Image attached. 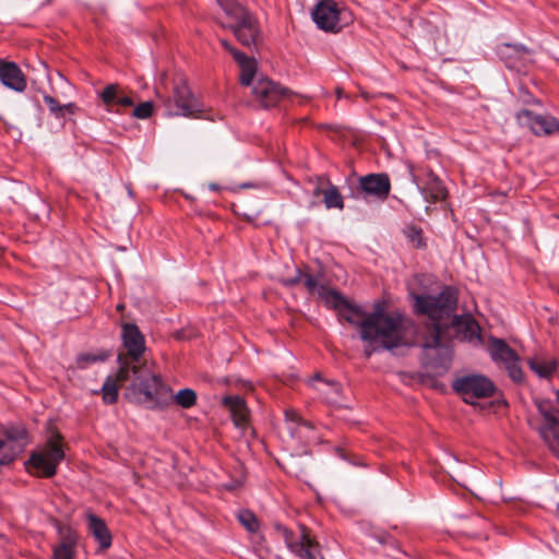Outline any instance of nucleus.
<instances>
[{
    "label": "nucleus",
    "instance_id": "nucleus-1",
    "mask_svg": "<svg viewBox=\"0 0 559 559\" xmlns=\"http://www.w3.org/2000/svg\"><path fill=\"white\" fill-rule=\"evenodd\" d=\"M407 299L414 314L426 317L420 362L433 376H442L452 364L453 338L472 341L480 338V326L471 314H457L459 292L444 285L437 295L407 289Z\"/></svg>",
    "mask_w": 559,
    "mask_h": 559
},
{
    "label": "nucleus",
    "instance_id": "nucleus-2",
    "mask_svg": "<svg viewBox=\"0 0 559 559\" xmlns=\"http://www.w3.org/2000/svg\"><path fill=\"white\" fill-rule=\"evenodd\" d=\"M121 340L126 353L117 356L118 380L132 382L126 386L123 399L129 403L145 406L151 411H164L169 405L167 386L162 377L155 373L141 358L146 349L145 337L132 322L121 323Z\"/></svg>",
    "mask_w": 559,
    "mask_h": 559
},
{
    "label": "nucleus",
    "instance_id": "nucleus-3",
    "mask_svg": "<svg viewBox=\"0 0 559 559\" xmlns=\"http://www.w3.org/2000/svg\"><path fill=\"white\" fill-rule=\"evenodd\" d=\"M389 302L379 299L373 302L372 311L362 314L359 324V336L361 341H373L378 336L390 337L392 335H404V314L399 311H388Z\"/></svg>",
    "mask_w": 559,
    "mask_h": 559
},
{
    "label": "nucleus",
    "instance_id": "nucleus-4",
    "mask_svg": "<svg viewBox=\"0 0 559 559\" xmlns=\"http://www.w3.org/2000/svg\"><path fill=\"white\" fill-rule=\"evenodd\" d=\"M238 57L241 58V61L238 62L240 68L239 82L243 86L252 85V93L263 108L275 107L282 98L288 95V88L283 87L264 75H260L254 81L258 71V63L254 57H248L247 55H238Z\"/></svg>",
    "mask_w": 559,
    "mask_h": 559
},
{
    "label": "nucleus",
    "instance_id": "nucleus-5",
    "mask_svg": "<svg viewBox=\"0 0 559 559\" xmlns=\"http://www.w3.org/2000/svg\"><path fill=\"white\" fill-rule=\"evenodd\" d=\"M62 436L55 430L46 443V451H33L24 463L26 471L38 478H52L59 464L64 460V451L60 442Z\"/></svg>",
    "mask_w": 559,
    "mask_h": 559
},
{
    "label": "nucleus",
    "instance_id": "nucleus-6",
    "mask_svg": "<svg viewBox=\"0 0 559 559\" xmlns=\"http://www.w3.org/2000/svg\"><path fill=\"white\" fill-rule=\"evenodd\" d=\"M451 386L466 404L472 406L479 405L476 400L493 396L497 390L495 383L488 377L480 373L456 377L452 381Z\"/></svg>",
    "mask_w": 559,
    "mask_h": 559
},
{
    "label": "nucleus",
    "instance_id": "nucleus-7",
    "mask_svg": "<svg viewBox=\"0 0 559 559\" xmlns=\"http://www.w3.org/2000/svg\"><path fill=\"white\" fill-rule=\"evenodd\" d=\"M320 299L323 300L326 308L333 309L336 312L340 322L346 321L359 330L360 320L362 314H365L361 306L328 285L320 287Z\"/></svg>",
    "mask_w": 559,
    "mask_h": 559
},
{
    "label": "nucleus",
    "instance_id": "nucleus-8",
    "mask_svg": "<svg viewBox=\"0 0 559 559\" xmlns=\"http://www.w3.org/2000/svg\"><path fill=\"white\" fill-rule=\"evenodd\" d=\"M165 106L169 116L200 118L204 111L203 105L194 98L186 80H180L175 84L173 98L168 97L165 100Z\"/></svg>",
    "mask_w": 559,
    "mask_h": 559
},
{
    "label": "nucleus",
    "instance_id": "nucleus-9",
    "mask_svg": "<svg viewBox=\"0 0 559 559\" xmlns=\"http://www.w3.org/2000/svg\"><path fill=\"white\" fill-rule=\"evenodd\" d=\"M234 17L235 22L226 27L233 32L241 45L258 51L262 43V33L257 17L245 8H240Z\"/></svg>",
    "mask_w": 559,
    "mask_h": 559
},
{
    "label": "nucleus",
    "instance_id": "nucleus-10",
    "mask_svg": "<svg viewBox=\"0 0 559 559\" xmlns=\"http://www.w3.org/2000/svg\"><path fill=\"white\" fill-rule=\"evenodd\" d=\"M298 528L300 531L298 537L292 530H285L282 537L286 547L299 559H324L320 554V544L311 535V531L305 524H299Z\"/></svg>",
    "mask_w": 559,
    "mask_h": 559
},
{
    "label": "nucleus",
    "instance_id": "nucleus-11",
    "mask_svg": "<svg viewBox=\"0 0 559 559\" xmlns=\"http://www.w3.org/2000/svg\"><path fill=\"white\" fill-rule=\"evenodd\" d=\"M534 404L544 418V425L537 429L540 438L551 450L559 449V409L545 399H534Z\"/></svg>",
    "mask_w": 559,
    "mask_h": 559
},
{
    "label": "nucleus",
    "instance_id": "nucleus-12",
    "mask_svg": "<svg viewBox=\"0 0 559 559\" xmlns=\"http://www.w3.org/2000/svg\"><path fill=\"white\" fill-rule=\"evenodd\" d=\"M391 192V181L386 173H371L358 178L355 198H372L378 201H385ZM354 197V192H352Z\"/></svg>",
    "mask_w": 559,
    "mask_h": 559
},
{
    "label": "nucleus",
    "instance_id": "nucleus-13",
    "mask_svg": "<svg viewBox=\"0 0 559 559\" xmlns=\"http://www.w3.org/2000/svg\"><path fill=\"white\" fill-rule=\"evenodd\" d=\"M341 10L334 0H320L311 12L312 21L319 29L337 33L342 29L340 25Z\"/></svg>",
    "mask_w": 559,
    "mask_h": 559
},
{
    "label": "nucleus",
    "instance_id": "nucleus-14",
    "mask_svg": "<svg viewBox=\"0 0 559 559\" xmlns=\"http://www.w3.org/2000/svg\"><path fill=\"white\" fill-rule=\"evenodd\" d=\"M518 122L527 127L535 135H549L559 132V120L552 116H543L530 109H521L516 112Z\"/></svg>",
    "mask_w": 559,
    "mask_h": 559
},
{
    "label": "nucleus",
    "instance_id": "nucleus-15",
    "mask_svg": "<svg viewBox=\"0 0 559 559\" xmlns=\"http://www.w3.org/2000/svg\"><path fill=\"white\" fill-rule=\"evenodd\" d=\"M497 53L507 68L519 71L525 67L531 50L522 44L503 43L498 46Z\"/></svg>",
    "mask_w": 559,
    "mask_h": 559
},
{
    "label": "nucleus",
    "instance_id": "nucleus-16",
    "mask_svg": "<svg viewBox=\"0 0 559 559\" xmlns=\"http://www.w3.org/2000/svg\"><path fill=\"white\" fill-rule=\"evenodd\" d=\"M366 343L364 348V354L366 358H370L374 353H379L381 350H388L393 355L397 354V349L407 346V342L404 335H392L390 337L386 336H378L373 341H364Z\"/></svg>",
    "mask_w": 559,
    "mask_h": 559
},
{
    "label": "nucleus",
    "instance_id": "nucleus-17",
    "mask_svg": "<svg viewBox=\"0 0 559 559\" xmlns=\"http://www.w3.org/2000/svg\"><path fill=\"white\" fill-rule=\"evenodd\" d=\"M0 81L15 92H23L26 88V78L20 67L13 61L0 59Z\"/></svg>",
    "mask_w": 559,
    "mask_h": 559
},
{
    "label": "nucleus",
    "instance_id": "nucleus-18",
    "mask_svg": "<svg viewBox=\"0 0 559 559\" xmlns=\"http://www.w3.org/2000/svg\"><path fill=\"white\" fill-rule=\"evenodd\" d=\"M87 530L93 538L98 543L99 550H106L111 546L112 535L100 516L90 512L86 515Z\"/></svg>",
    "mask_w": 559,
    "mask_h": 559
},
{
    "label": "nucleus",
    "instance_id": "nucleus-19",
    "mask_svg": "<svg viewBox=\"0 0 559 559\" xmlns=\"http://www.w3.org/2000/svg\"><path fill=\"white\" fill-rule=\"evenodd\" d=\"M99 97L108 108L114 106L128 108L134 105L132 97L124 94L119 88L118 84H108L105 86L99 93Z\"/></svg>",
    "mask_w": 559,
    "mask_h": 559
},
{
    "label": "nucleus",
    "instance_id": "nucleus-20",
    "mask_svg": "<svg viewBox=\"0 0 559 559\" xmlns=\"http://www.w3.org/2000/svg\"><path fill=\"white\" fill-rule=\"evenodd\" d=\"M490 357L493 361L506 364L508 360H520L518 353L502 338L489 337Z\"/></svg>",
    "mask_w": 559,
    "mask_h": 559
},
{
    "label": "nucleus",
    "instance_id": "nucleus-21",
    "mask_svg": "<svg viewBox=\"0 0 559 559\" xmlns=\"http://www.w3.org/2000/svg\"><path fill=\"white\" fill-rule=\"evenodd\" d=\"M409 174H411L413 182L416 183L417 188L419 189V191L421 192V194L424 195L426 201H428L430 203H437V202L445 200V198L448 197V190L444 187L441 179H439V180L432 179L431 183H427V185H425V187H420L417 183L416 176L413 174L412 170L409 171Z\"/></svg>",
    "mask_w": 559,
    "mask_h": 559
},
{
    "label": "nucleus",
    "instance_id": "nucleus-22",
    "mask_svg": "<svg viewBox=\"0 0 559 559\" xmlns=\"http://www.w3.org/2000/svg\"><path fill=\"white\" fill-rule=\"evenodd\" d=\"M527 364L532 371H534L539 378L548 379L558 368V360L552 358L548 361L539 358H530Z\"/></svg>",
    "mask_w": 559,
    "mask_h": 559
},
{
    "label": "nucleus",
    "instance_id": "nucleus-23",
    "mask_svg": "<svg viewBox=\"0 0 559 559\" xmlns=\"http://www.w3.org/2000/svg\"><path fill=\"white\" fill-rule=\"evenodd\" d=\"M320 193H323V202L326 209H344V200L337 187L330 183V187L323 191H321L320 188H317L314 190V195H319Z\"/></svg>",
    "mask_w": 559,
    "mask_h": 559
},
{
    "label": "nucleus",
    "instance_id": "nucleus-24",
    "mask_svg": "<svg viewBox=\"0 0 559 559\" xmlns=\"http://www.w3.org/2000/svg\"><path fill=\"white\" fill-rule=\"evenodd\" d=\"M118 383H123L118 380V372L116 373L115 378L108 376L105 379V382L100 389L102 397L105 404L112 405L117 403L119 397Z\"/></svg>",
    "mask_w": 559,
    "mask_h": 559
},
{
    "label": "nucleus",
    "instance_id": "nucleus-25",
    "mask_svg": "<svg viewBox=\"0 0 559 559\" xmlns=\"http://www.w3.org/2000/svg\"><path fill=\"white\" fill-rule=\"evenodd\" d=\"M111 355L112 352L109 349H99L97 353H82L76 357V365L83 369L91 364L106 361Z\"/></svg>",
    "mask_w": 559,
    "mask_h": 559
},
{
    "label": "nucleus",
    "instance_id": "nucleus-26",
    "mask_svg": "<svg viewBox=\"0 0 559 559\" xmlns=\"http://www.w3.org/2000/svg\"><path fill=\"white\" fill-rule=\"evenodd\" d=\"M55 526L60 537L59 544H64L68 547L75 548L78 544V533L70 525L63 524L58 520H55Z\"/></svg>",
    "mask_w": 559,
    "mask_h": 559
},
{
    "label": "nucleus",
    "instance_id": "nucleus-27",
    "mask_svg": "<svg viewBox=\"0 0 559 559\" xmlns=\"http://www.w3.org/2000/svg\"><path fill=\"white\" fill-rule=\"evenodd\" d=\"M404 235L412 242L413 247L416 249H425L427 247V242L423 236V229L417 225H408L404 229Z\"/></svg>",
    "mask_w": 559,
    "mask_h": 559
},
{
    "label": "nucleus",
    "instance_id": "nucleus-28",
    "mask_svg": "<svg viewBox=\"0 0 559 559\" xmlns=\"http://www.w3.org/2000/svg\"><path fill=\"white\" fill-rule=\"evenodd\" d=\"M175 403L179 405L182 408H190L195 405L197 403V393L194 390L190 388H185L179 390L174 396H173Z\"/></svg>",
    "mask_w": 559,
    "mask_h": 559
},
{
    "label": "nucleus",
    "instance_id": "nucleus-29",
    "mask_svg": "<svg viewBox=\"0 0 559 559\" xmlns=\"http://www.w3.org/2000/svg\"><path fill=\"white\" fill-rule=\"evenodd\" d=\"M237 519L239 523L250 533H255L259 530V520L257 515L248 510L239 511Z\"/></svg>",
    "mask_w": 559,
    "mask_h": 559
},
{
    "label": "nucleus",
    "instance_id": "nucleus-30",
    "mask_svg": "<svg viewBox=\"0 0 559 559\" xmlns=\"http://www.w3.org/2000/svg\"><path fill=\"white\" fill-rule=\"evenodd\" d=\"M15 460V453L12 445L7 440L0 439V467L10 465Z\"/></svg>",
    "mask_w": 559,
    "mask_h": 559
},
{
    "label": "nucleus",
    "instance_id": "nucleus-31",
    "mask_svg": "<svg viewBox=\"0 0 559 559\" xmlns=\"http://www.w3.org/2000/svg\"><path fill=\"white\" fill-rule=\"evenodd\" d=\"M7 440L9 441H24L27 442L28 432L23 426H11L4 430Z\"/></svg>",
    "mask_w": 559,
    "mask_h": 559
},
{
    "label": "nucleus",
    "instance_id": "nucleus-32",
    "mask_svg": "<svg viewBox=\"0 0 559 559\" xmlns=\"http://www.w3.org/2000/svg\"><path fill=\"white\" fill-rule=\"evenodd\" d=\"M519 362L520 360H508L504 364L508 376L515 383H522L524 380L523 370Z\"/></svg>",
    "mask_w": 559,
    "mask_h": 559
},
{
    "label": "nucleus",
    "instance_id": "nucleus-33",
    "mask_svg": "<svg viewBox=\"0 0 559 559\" xmlns=\"http://www.w3.org/2000/svg\"><path fill=\"white\" fill-rule=\"evenodd\" d=\"M154 105L151 100L143 102L135 106L132 110V116L138 119H147L152 116Z\"/></svg>",
    "mask_w": 559,
    "mask_h": 559
},
{
    "label": "nucleus",
    "instance_id": "nucleus-34",
    "mask_svg": "<svg viewBox=\"0 0 559 559\" xmlns=\"http://www.w3.org/2000/svg\"><path fill=\"white\" fill-rule=\"evenodd\" d=\"M223 405L229 409L230 413L236 412L237 409L245 408L246 402L245 399L240 395H227L223 397Z\"/></svg>",
    "mask_w": 559,
    "mask_h": 559
},
{
    "label": "nucleus",
    "instance_id": "nucleus-35",
    "mask_svg": "<svg viewBox=\"0 0 559 559\" xmlns=\"http://www.w3.org/2000/svg\"><path fill=\"white\" fill-rule=\"evenodd\" d=\"M51 559H74V548L58 544L52 548Z\"/></svg>",
    "mask_w": 559,
    "mask_h": 559
},
{
    "label": "nucleus",
    "instance_id": "nucleus-36",
    "mask_svg": "<svg viewBox=\"0 0 559 559\" xmlns=\"http://www.w3.org/2000/svg\"><path fill=\"white\" fill-rule=\"evenodd\" d=\"M43 98L49 109V112L56 119H59V115H61V104L55 97L48 94H45Z\"/></svg>",
    "mask_w": 559,
    "mask_h": 559
},
{
    "label": "nucleus",
    "instance_id": "nucleus-37",
    "mask_svg": "<svg viewBox=\"0 0 559 559\" xmlns=\"http://www.w3.org/2000/svg\"><path fill=\"white\" fill-rule=\"evenodd\" d=\"M231 417L234 420V424L237 427H243L248 424L249 420V409L247 405H245V408L237 409L236 412L231 413Z\"/></svg>",
    "mask_w": 559,
    "mask_h": 559
},
{
    "label": "nucleus",
    "instance_id": "nucleus-38",
    "mask_svg": "<svg viewBox=\"0 0 559 559\" xmlns=\"http://www.w3.org/2000/svg\"><path fill=\"white\" fill-rule=\"evenodd\" d=\"M304 285L309 294L318 293V296L320 297V287L323 284H319L318 278L310 274H305L304 276Z\"/></svg>",
    "mask_w": 559,
    "mask_h": 559
},
{
    "label": "nucleus",
    "instance_id": "nucleus-39",
    "mask_svg": "<svg viewBox=\"0 0 559 559\" xmlns=\"http://www.w3.org/2000/svg\"><path fill=\"white\" fill-rule=\"evenodd\" d=\"M305 273L300 269H296L294 276L288 278H282L280 282L284 287L293 288L304 280Z\"/></svg>",
    "mask_w": 559,
    "mask_h": 559
},
{
    "label": "nucleus",
    "instance_id": "nucleus-40",
    "mask_svg": "<svg viewBox=\"0 0 559 559\" xmlns=\"http://www.w3.org/2000/svg\"><path fill=\"white\" fill-rule=\"evenodd\" d=\"M79 110V107L74 103L61 105V115L59 119H64L67 115H74Z\"/></svg>",
    "mask_w": 559,
    "mask_h": 559
},
{
    "label": "nucleus",
    "instance_id": "nucleus-41",
    "mask_svg": "<svg viewBox=\"0 0 559 559\" xmlns=\"http://www.w3.org/2000/svg\"><path fill=\"white\" fill-rule=\"evenodd\" d=\"M192 336H193L192 332L189 330H185V329H180L174 333V337L177 341H188V340L192 338Z\"/></svg>",
    "mask_w": 559,
    "mask_h": 559
},
{
    "label": "nucleus",
    "instance_id": "nucleus-42",
    "mask_svg": "<svg viewBox=\"0 0 559 559\" xmlns=\"http://www.w3.org/2000/svg\"><path fill=\"white\" fill-rule=\"evenodd\" d=\"M285 419L286 421L298 424L299 420H301V417L294 409H287L285 411Z\"/></svg>",
    "mask_w": 559,
    "mask_h": 559
},
{
    "label": "nucleus",
    "instance_id": "nucleus-43",
    "mask_svg": "<svg viewBox=\"0 0 559 559\" xmlns=\"http://www.w3.org/2000/svg\"><path fill=\"white\" fill-rule=\"evenodd\" d=\"M523 103L524 104H537L540 105V100L535 98L528 91H523Z\"/></svg>",
    "mask_w": 559,
    "mask_h": 559
},
{
    "label": "nucleus",
    "instance_id": "nucleus-44",
    "mask_svg": "<svg viewBox=\"0 0 559 559\" xmlns=\"http://www.w3.org/2000/svg\"><path fill=\"white\" fill-rule=\"evenodd\" d=\"M228 52L233 56L235 61L238 63L241 61V58L238 57V55H245L242 51L238 50L236 47L231 46V48L228 50Z\"/></svg>",
    "mask_w": 559,
    "mask_h": 559
},
{
    "label": "nucleus",
    "instance_id": "nucleus-45",
    "mask_svg": "<svg viewBox=\"0 0 559 559\" xmlns=\"http://www.w3.org/2000/svg\"><path fill=\"white\" fill-rule=\"evenodd\" d=\"M336 453H337V454L340 455V457H342L343 460H346V461H348L349 463H352V464H354V465H356V464H357V462H355V461H353V460H349V459L347 457V453H346V451H345L344 449H342V448H336Z\"/></svg>",
    "mask_w": 559,
    "mask_h": 559
},
{
    "label": "nucleus",
    "instance_id": "nucleus-46",
    "mask_svg": "<svg viewBox=\"0 0 559 559\" xmlns=\"http://www.w3.org/2000/svg\"><path fill=\"white\" fill-rule=\"evenodd\" d=\"M432 179L439 180L440 178L431 169H429L426 175V183L425 185L431 183Z\"/></svg>",
    "mask_w": 559,
    "mask_h": 559
},
{
    "label": "nucleus",
    "instance_id": "nucleus-47",
    "mask_svg": "<svg viewBox=\"0 0 559 559\" xmlns=\"http://www.w3.org/2000/svg\"><path fill=\"white\" fill-rule=\"evenodd\" d=\"M298 425L304 426V427H307V428H309V429H312V428H313V425H312L310 421H308V420H306V419H302V418H301V420H299Z\"/></svg>",
    "mask_w": 559,
    "mask_h": 559
},
{
    "label": "nucleus",
    "instance_id": "nucleus-48",
    "mask_svg": "<svg viewBox=\"0 0 559 559\" xmlns=\"http://www.w3.org/2000/svg\"><path fill=\"white\" fill-rule=\"evenodd\" d=\"M273 526L277 533H280L281 531H285L287 528L285 525L278 523V522H275Z\"/></svg>",
    "mask_w": 559,
    "mask_h": 559
},
{
    "label": "nucleus",
    "instance_id": "nucleus-49",
    "mask_svg": "<svg viewBox=\"0 0 559 559\" xmlns=\"http://www.w3.org/2000/svg\"><path fill=\"white\" fill-rule=\"evenodd\" d=\"M221 45L228 51L231 48V44L227 39H221Z\"/></svg>",
    "mask_w": 559,
    "mask_h": 559
},
{
    "label": "nucleus",
    "instance_id": "nucleus-50",
    "mask_svg": "<svg viewBox=\"0 0 559 559\" xmlns=\"http://www.w3.org/2000/svg\"><path fill=\"white\" fill-rule=\"evenodd\" d=\"M209 189L212 190V191H219L221 187H219V185H217L215 182H212V183L209 185Z\"/></svg>",
    "mask_w": 559,
    "mask_h": 559
},
{
    "label": "nucleus",
    "instance_id": "nucleus-51",
    "mask_svg": "<svg viewBox=\"0 0 559 559\" xmlns=\"http://www.w3.org/2000/svg\"><path fill=\"white\" fill-rule=\"evenodd\" d=\"M251 187H253V183H251V182H245V183H241V185L239 186V189H248V188H251Z\"/></svg>",
    "mask_w": 559,
    "mask_h": 559
},
{
    "label": "nucleus",
    "instance_id": "nucleus-52",
    "mask_svg": "<svg viewBox=\"0 0 559 559\" xmlns=\"http://www.w3.org/2000/svg\"><path fill=\"white\" fill-rule=\"evenodd\" d=\"M495 403H496V404H502V405H504V406H507V405H508V403H507V401H506L504 399L497 400Z\"/></svg>",
    "mask_w": 559,
    "mask_h": 559
},
{
    "label": "nucleus",
    "instance_id": "nucleus-53",
    "mask_svg": "<svg viewBox=\"0 0 559 559\" xmlns=\"http://www.w3.org/2000/svg\"><path fill=\"white\" fill-rule=\"evenodd\" d=\"M123 309H124V305L119 304V305L117 306V310H118V311H122Z\"/></svg>",
    "mask_w": 559,
    "mask_h": 559
},
{
    "label": "nucleus",
    "instance_id": "nucleus-54",
    "mask_svg": "<svg viewBox=\"0 0 559 559\" xmlns=\"http://www.w3.org/2000/svg\"><path fill=\"white\" fill-rule=\"evenodd\" d=\"M415 278H416V281H418V282H420V283H421L423 275L417 274V275L415 276Z\"/></svg>",
    "mask_w": 559,
    "mask_h": 559
},
{
    "label": "nucleus",
    "instance_id": "nucleus-55",
    "mask_svg": "<svg viewBox=\"0 0 559 559\" xmlns=\"http://www.w3.org/2000/svg\"><path fill=\"white\" fill-rule=\"evenodd\" d=\"M337 97L341 98L342 97V91L337 90Z\"/></svg>",
    "mask_w": 559,
    "mask_h": 559
},
{
    "label": "nucleus",
    "instance_id": "nucleus-56",
    "mask_svg": "<svg viewBox=\"0 0 559 559\" xmlns=\"http://www.w3.org/2000/svg\"><path fill=\"white\" fill-rule=\"evenodd\" d=\"M557 402L559 403V390L556 392Z\"/></svg>",
    "mask_w": 559,
    "mask_h": 559
}]
</instances>
